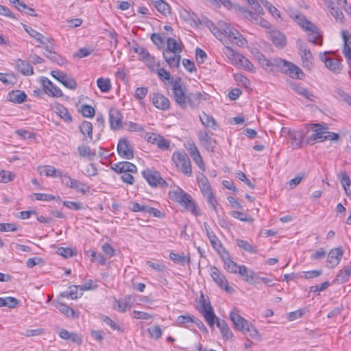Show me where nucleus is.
I'll use <instances>...</instances> for the list:
<instances>
[{
  "label": "nucleus",
  "instance_id": "obj_57",
  "mask_svg": "<svg viewBox=\"0 0 351 351\" xmlns=\"http://www.w3.org/2000/svg\"><path fill=\"white\" fill-rule=\"evenodd\" d=\"M156 73L159 78L162 81H169V83H172L174 80H173L170 73L163 68L158 69Z\"/></svg>",
  "mask_w": 351,
  "mask_h": 351
},
{
  "label": "nucleus",
  "instance_id": "obj_6",
  "mask_svg": "<svg viewBox=\"0 0 351 351\" xmlns=\"http://www.w3.org/2000/svg\"><path fill=\"white\" fill-rule=\"evenodd\" d=\"M197 182L203 196L207 199L208 203L216 209L217 201L214 197L211 186L208 179L202 176L197 178Z\"/></svg>",
  "mask_w": 351,
  "mask_h": 351
},
{
  "label": "nucleus",
  "instance_id": "obj_13",
  "mask_svg": "<svg viewBox=\"0 0 351 351\" xmlns=\"http://www.w3.org/2000/svg\"><path fill=\"white\" fill-rule=\"evenodd\" d=\"M319 58L323 62H324L326 67L331 71L335 73L340 72L341 68L338 59L328 56V52L320 53Z\"/></svg>",
  "mask_w": 351,
  "mask_h": 351
},
{
  "label": "nucleus",
  "instance_id": "obj_49",
  "mask_svg": "<svg viewBox=\"0 0 351 351\" xmlns=\"http://www.w3.org/2000/svg\"><path fill=\"white\" fill-rule=\"evenodd\" d=\"M73 182L74 183H72L71 186V189H75L77 191L81 192L84 194L89 191V186L86 184L81 182L75 179H73Z\"/></svg>",
  "mask_w": 351,
  "mask_h": 351
},
{
  "label": "nucleus",
  "instance_id": "obj_30",
  "mask_svg": "<svg viewBox=\"0 0 351 351\" xmlns=\"http://www.w3.org/2000/svg\"><path fill=\"white\" fill-rule=\"evenodd\" d=\"M237 274H239L242 277V279L248 283L254 282V280L255 279L256 274V272L253 270L249 269L245 265H241L239 267V270Z\"/></svg>",
  "mask_w": 351,
  "mask_h": 351
},
{
  "label": "nucleus",
  "instance_id": "obj_60",
  "mask_svg": "<svg viewBox=\"0 0 351 351\" xmlns=\"http://www.w3.org/2000/svg\"><path fill=\"white\" fill-rule=\"evenodd\" d=\"M341 36L343 40V49H351V34L347 30L341 31Z\"/></svg>",
  "mask_w": 351,
  "mask_h": 351
},
{
  "label": "nucleus",
  "instance_id": "obj_41",
  "mask_svg": "<svg viewBox=\"0 0 351 351\" xmlns=\"http://www.w3.org/2000/svg\"><path fill=\"white\" fill-rule=\"evenodd\" d=\"M154 5L157 11L162 14L164 16H167L170 14V6L163 0H155L154 1Z\"/></svg>",
  "mask_w": 351,
  "mask_h": 351
},
{
  "label": "nucleus",
  "instance_id": "obj_55",
  "mask_svg": "<svg viewBox=\"0 0 351 351\" xmlns=\"http://www.w3.org/2000/svg\"><path fill=\"white\" fill-rule=\"evenodd\" d=\"M143 62H145V64H146V66L149 68V69L152 71H155V68L156 67H159L160 66V64L158 62L156 63L155 62V58L154 56H151V54L149 53L148 55V56H147L146 58H145L143 60Z\"/></svg>",
  "mask_w": 351,
  "mask_h": 351
},
{
  "label": "nucleus",
  "instance_id": "obj_5",
  "mask_svg": "<svg viewBox=\"0 0 351 351\" xmlns=\"http://www.w3.org/2000/svg\"><path fill=\"white\" fill-rule=\"evenodd\" d=\"M142 175L152 187L160 186L165 188L168 186L167 182L161 177L160 173L155 170L146 169L142 171Z\"/></svg>",
  "mask_w": 351,
  "mask_h": 351
},
{
  "label": "nucleus",
  "instance_id": "obj_51",
  "mask_svg": "<svg viewBox=\"0 0 351 351\" xmlns=\"http://www.w3.org/2000/svg\"><path fill=\"white\" fill-rule=\"evenodd\" d=\"M194 316L190 315H180L176 319L178 326H185L186 324L193 323Z\"/></svg>",
  "mask_w": 351,
  "mask_h": 351
},
{
  "label": "nucleus",
  "instance_id": "obj_34",
  "mask_svg": "<svg viewBox=\"0 0 351 351\" xmlns=\"http://www.w3.org/2000/svg\"><path fill=\"white\" fill-rule=\"evenodd\" d=\"M26 97V94L19 90H12L8 95V100L16 104H22L25 101Z\"/></svg>",
  "mask_w": 351,
  "mask_h": 351
},
{
  "label": "nucleus",
  "instance_id": "obj_17",
  "mask_svg": "<svg viewBox=\"0 0 351 351\" xmlns=\"http://www.w3.org/2000/svg\"><path fill=\"white\" fill-rule=\"evenodd\" d=\"M154 106L161 110H167L170 108V101L167 97L161 93H154L152 97Z\"/></svg>",
  "mask_w": 351,
  "mask_h": 351
},
{
  "label": "nucleus",
  "instance_id": "obj_43",
  "mask_svg": "<svg viewBox=\"0 0 351 351\" xmlns=\"http://www.w3.org/2000/svg\"><path fill=\"white\" fill-rule=\"evenodd\" d=\"M207 237L210 241V243L212 247L216 251H217L218 253L220 254L221 251H223V252H224V251H226L225 249L223 248L220 241L219 240V239L217 238V237L215 235V234L214 232H210L209 235Z\"/></svg>",
  "mask_w": 351,
  "mask_h": 351
},
{
  "label": "nucleus",
  "instance_id": "obj_3",
  "mask_svg": "<svg viewBox=\"0 0 351 351\" xmlns=\"http://www.w3.org/2000/svg\"><path fill=\"white\" fill-rule=\"evenodd\" d=\"M298 23L306 31L309 32L308 40L315 45H322V34L319 28L304 16H297Z\"/></svg>",
  "mask_w": 351,
  "mask_h": 351
},
{
  "label": "nucleus",
  "instance_id": "obj_9",
  "mask_svg": "<svg viewBox=\"0 0 351 351\" xmlns=\"http://www.w3.org/2000/svg\"><path fill=\"white\" fill-rule=\"evenodd\" d=\"M310 128L313 132V134L311 136V139L317 142H322L326 139H328L330 134L327 135L328 133V128L326 125L313 123L311 125Z\"/></svg>",
  "mask_w": 351,
  "mask_h": 351
},
{
  "label": "nucleus",
  "instance_id": "obj_52",
  "mask_svg": "<svg viewBox=\"0 0 351 351\" xmlns=\"http://www.w3.org/2000/svg\"><path fill=\"white\" fill-rule=\"evenodd\" d=\"M97 84L99 89L104 93L108 92L111 88L110 81L108 78L100 77L97 80Z\"/></svg>",
  "mask_w": 351,
  "mask_h": 351
},
{
  "label": "nucleus",
  "instance_id": "obj_24",
  "mask_svg": "<svg viewBox=\"0 0 351 351\" xmlns=\"http://www.w3.org/2000/svg\"><path fill=\"white\" fill-rule=\"evenodd\" d=\"M300 51H301V58L303 66L307 69H310L312 65L313 55L309 49L304 45L300 46Z\"/></svg>",
  "mask_w": 351,
  "mask_h": 351
},
{
  "label": "nucleus",
  "instance_id": "obj_38",
  "mask_svg": "<svg viewBox=\"0 0 351 351\" xmlns=\"http://www.w3.org/2000/svg\"><path fill=\"white\" fill-rule=\"evenodd\" d=\"M77 152L80 157L87 158L90 160H93L95 156V153L88 145H82L78 146Z\"/></svg>",
  "mask_w": 351,
  "mask_h": 351
},
{
  "label": "nucleus",
  "instance_id": "obj_46",
  "mask_svg": "<svg viewBox=\"0 0 351 351\" xmlns=\"http://www.w3.org/2000/svg\"><path fill=\"white\" fill-rule=\"evenodd\" d=\"M80 132L84 134H87L90 141L93 140V125L90 122L84 121L80 125Z\"/></svg>",
  "mask_w": 351,
  "mask_h": 351
},
{
  "label": "nucleus",
  "instance_id": "obj_7",
  "mask_svg": "<svg viewBox=\"0 0 351 351\" xmlns=\"http://www.w3.org/2000/svg\"><path fill=\"white\" fill-rule=\"evenodd\" d=\"M281 62L278 68L281 72L293 78L301 80L304 77L302 71L293 63L282 59H281Z\"/></svg>",
  "mask_w": 351,
  "mask_h": 351
},
{
  "label": "nucleus",
  "instance_id": "obj_2",
  "mask_svg": "<svg viewBox=\"0 0 351 351\" xmlns=\"http://www.w3.org/2000/svg\"><path fill=\"white\" fill-rule=\"evenodd\" d=\"M169 195L173 201L190 210L194 215L199 216L201 215L199 207L193 200L191 196L181 188L177 187L176 190L170 191Z\"/></svg>",
  "mask_w": 351,
  "mask_h": 351
},
{
  "label": "nucleus",
  "instance_id": "obj_58",
  "mask_svg": "<svg viewBox=\"0 0 351 351\" xmlns=\"http://www.w3.org/2000/svg\"><path fill=\"white\" fill-rule=\"evenodd\" d=\"M56 308L62 313L65 314L68 317H74V310L72 308H70L67 305L62 304V303H58V304L56 306Z\"/></svg>",
  "mask_w": 351,
  "mask_h": 351
},
{
  "label": "nucleus",
  "instance_id": "obj_62",
  "mask_svg": "<svg viewBox=\"0 0 351 351\" xmlns=\"http://www.w3.org/2000/svg\"><path fill=\"white\" fill-rule=\"evenodd\" d=\"M237 245H238V247L244 250L246 252H254V247H252V245L250 243H249L247 241H244L242 239H237Z\"/></svg>",
  "mask_w": 351,
  "mask_h": 351
},
{
  "label": "nucleus",
  "instance_id": "obj_56",
  "mask_svg": "<svg viewBox=\"0 0 351 351\" xmlns=\"http://www.w3.org/2000/svg\"><path fill=\"white\" fill-rule=\"evenodd\" d=\"M241 331L243 334L248 335L254 339H255L258 335L256 328L250 322L247 324L244 328V330H242Z\"/></svg>",
  "mask_w": 351,
  "mask_h": 351
},
{
  "label": "nucleus",
  "instance_id": "obj_50",
  "mask_svg": "<svg viewBox=\"0 0 351 351\" xmlns=\"http://www.w3.org/2000/svg\"><path fill=\"white\" fill-rule=\"evenodd\" d=\"M79 289L80 286L71 285L69 287V291H66L64 294L66 297H69L72 300H75L82 295V291L80 293H78Z\"/></svg>",
  "mask_w": 351,
  "mask_h": 351
},
{
  "label": "nucleus",
  "instance_id": "obj_4",
  "mask_svg": "<svg viewBox=\"0 0 351 351\" xmlns=\"http://www.w3.org/2000/svg\"><path fill=\"white\" fill-rule=\"evenodd\" d=\"M172 160L177 168L185 176H191L192 174L191 161L184 152H174L172 156Z\"/></svg>",
  "mask_w": 351,
  "mask_h": 351
},
{
  "label": "nucleus",
  "instance_id": "obj_27",
  "mask_svg": "<svg viewBox=\"0 0 351 351\" xmlns=\"http://www.w3.org/2000/svg\"><path fill=\"white\" fill-rule=\"evenodd\" d=\"M234 66H237L239 69H242L248 71H250L252 73L255 72V68L252 63L244 56L241 54L239 56V58L237 59V62L234 64Z\"/></svg>",
  "mask_w": 351,
  "mask_h": 351
},
{
  "label": "nucleus",
  "instance_id": "obj_22",
  "mask_svg": "<svg viewBox=\"0 0 351 351\" xmlns=\"http://www.w3.org/2000/svg\"><path fill=\"white\" fill-rule=\"evenodd\" d=\"M223 253L224 254H221V258L224 263L225 269L228 272L233 273V274H237L239 270V267L241 265H239L235 262H234L230 258L229 254L226 251H224Z\"/></svg>",
  "mask_w": 351,
  "mask_h": 351
},
{
  "label": "nucleus",
  "instance_id": "obj_40",
  "mask_svg": "<svg viewBox=\"0 0 351 351\" xmlns=\"http://www.w3.org/2000/svg\"><path fill=\"white\" fill-rule=\"evenodd\" d=\"M269 38L273 43L276 46H285L286 44L285 37L279 32H272L269 34Z\"/></svg>",
  "mask_w": 351,
  "mask_h": 351
},
{
  "label": "nucleus",
  "instance_id": "obj_29",
  "mask_svg": "<svg viewBox=\"0 0 351 351\" xmlns=\"http://www.w3.org/2000/svg\"><path fill=\"white\" fill-rule=\"evenodd\" d=\"M199 311L210 327H213L215 322H217V319H219L216 317L211 305L207 306L206 309H199Z\"/></svg>",
  "mask_w": 351,
  "mask_h": 351
},
{
  "label": "nucleus",
  "instance_id": "obj_18",
  "mask_svg": "<svg viewBox=\"0 0 351 351\" xmlns=\"http://www.w3.org/2000/svg\"><path fill=\"white\" fill-rule=\"evenodd\" d=\"M111 169H113L115 172L122 173H135L137 171L136 167L128 161L119 162L117 163H114Z\"/></svg>",
  "mask_w": 351,
  "mask_h": 351
},
{
  "label": "nucleus",
  "instance_id": "obj_45",
  "mask_svg": "<svg viewBox=\"0 0 351 351\" xmlns=\"http://www.w3.org/2000/svg\"><path fill=\"white\" fill-rule=\"evenodd\" d=\"M336 98L341 102H344L347 105L351 106V96L340 88L335 90Z\"/></svg>",
  "mask_w": 351,
  "mask_h": 351
},
{
  "label": "nucleus",
  "instance_id": "obj_54",
  "mask_svg": "<svg viewBox=\"0 0 351 351\" xmlns=\"http://www.w3.org/2000/svg\"><path fill=\"white\" fill-rule=\"evenodd\" d=\"M56 113L66 122H71L72 121V117L68 110L62 106L56 108Z\"/></svg>",
  "mask_w": 351,
  "mask_h": 351
},
{
  "label": "nucleus",
  "instance_id": "obj_19",
  "mask_svg": "<svg viewBox=\"0 0 351 351\" xmlns=\"http://www.w3.org/2000/svg\"><path fill=\"white\" fill-rule=\"evenodd\" d=\"M258 62L264 69H269L271 71L278 70L279 64L282 62L281 58H272L268 60L265 56Z\"/></svg>",
  "mask_w": 351,
  "mask_h": 351
},
{
  "label": "nucleus",
  "instance_id": "obj_25",
  "mask_svg": "<svg viewBox=\"0 0 351 351\" xmlns=\"http://www.w3.org/2000/svg\"><path fill=\"white\" fill-rule=\"evenodd\" d=\"M230 318L234 325L235 328L241 331L249 322L237 311H232L230 313Z\"/></svg>",
  "mask_w": 351,
  "mask_h": 351
},
{
  "label": "nucleus",
  "instance_id": "obj_35",
  "mask_svg": "<svg viewBox=\"0 0 351 351\" xmlns=\"http://www.w3.org/2000/svg\"><path fill=\"white\" fill-rule=\"evenodd\" d=\"M291 141V145L293 149H298L302 147L303 144V135L300 131H295L291 134L289 137Z\"/></svg>",
  "mask_w": 351,
  "mask_h": 351
},
{
  "label": "nucleus",
  "instance_id": "obj_42",
  "mask_svg": "<svg viewBox=\"0 0 351 351\" xmlns=\"http://www.w3.org/2000/svg\"><path fill=\"white\" fill-rule=\"evenodd\" d=\"M25 30L29 34L30 36L36 39L37 41H38L40 44L45 45L47 42L44 37L43 34L37 32L36 30L32 29L30 27H28L27 25H24Z\"/></svg>",
  "mask_w": 351,
  "mask_h": 351
},
{
  "label": "nucleus",
  "instance_id": "obj_28",
  "mask_svg": "<svg viewBox=\"0 0 351 351\" xmlns=\"http://www.w3.org/2000/svg\"><path fill=\"white\" fill-rule=\"evenodd\" d=\"M163 57L170 67H179L181 58L179 53H173L171 51H165L163 53Z\"/></svg>",
  "mask_w": 351,
  "mask_h": 351
},
{
  "label": "nucleus",
  "instance_id": "obj_53",
  "mask_svg": "<svg viewBox=\"0 0 351 351\" xmlns=\"http://www.w3.org/2000/svg\"><path fill=\"white\" fill-rule=\"evenodd\" d=\"M87 255L91 258L92 262L97 261L101 265L106 264V259L101 254H97L95 251L89 250L87 252Z\"/></svg>",
  "mask_w": 351,
  "mask_h": 351
},
{
  "label": "nucleus",
  "instance_id": "obj_16",
  "mask_svg": "<svg viewBox=\"0 0 351 351\" xmlns=\"http://www.w3.org/2000/svg\"><path fill=\"white\" fill-rule=\"evenodd\" d=\"M122 114L117 109H110L109 111V122L113 130H119L122 126Z\"/></svg>",
  "mask_w": 351,
  "mask_h": 351
},
{
  "label": "nucleus",
  "instance_id": "obj_37",
  "mask_svg": "<svg viewBox=\"0 0 351 351\" xmlns=\"http://www.w3.org/2000/svg\"><path fill=\"white\" fill-rule=\"evenodd\" d=\"M199 119L202 123L206 128H210L213 130H216L217 128V124L214 118L211 116H209L205 112H202V114L199 115Z\"/></svg>",
  "mask_w": 351,
  "mask_h": 351
},
{
  "label": "nucleus",
  "instance_id": "obj_26",
  "mask_svg": "<svg viewBox=\"0 0 351 351\" xmlns=\"http://www.w3.org/2000/svg\"><path fill=\"white\" fill-rule=\"evenodd\" d=\"M15 64L17 70L23 75H31L34 73L33 67L27 61L17 59Z\"/></svg>",
  "mask_w": 351,
  "mask_h": 351
},
{
  "label": "nucleus",
  "instance_id": "obj_47",
  "mask_svg": "<svg viewBox=\"0 0 351 351\" xmlns=\"http://www.w3.org/2000/svg\"><path fill=\"white\" fill-rule=\"evenodd\" d=\"M167 50L166 51H171L173 53H180L182 51V48L177 41L171 38L167 39Z\"/></svg>",
  "mask_w": 351,
  "mask_h": 351
},
{
  "label": "nucleus",
  "instance_id": "obj_10",
  "mask_svg": "<svg viewBox=\"0 0 351 351\" xmlns=\"http://www.w3.org/2000/svg\"><path fill=\"white\" fill-rule=\"evenodd\" d=\"M119 155L125 159L130 160L134 158L133 147L126 138H121L117 145Z\"/></svg>",
  "mask_w": 351,
  "mask_h": 351
},
{
  "label": "nucleus",
  "instance_id": "obj_33",
  "mask_svg": "<svg viewBox=\"0 0 351 351\" xmlns=\"http://www.w3.org/2000/svg\"><path fill=\"white\" fill-rule=\"evenodd\" d=\"M291 88L297 93L298 95H300L309 101H314L315 96L313 94L308 90L305 87L302 86L300 84L293 83L291 84Z\"/></svg>",
  "mask_w": 351,
  "mask_h": 351
},
{
  "label": "nucleus",
  "instance_id": "obj_39",
  "mask_svg": "<svg viewBox=\"0 0 351 351\" xmlns=\"http://www.w3.org/2000/svg\"><path fill=\"white\" fill-rule=\"evenodd\" d=\"M222 53L230 60V63L234 65L237 62L241 53L234 51L232 48L225 46L222 49Z\"/></svg>",
  "mask_w": 351,
  "mask_h": 351
},
{
  "label": "nucleus",
  "instance_id": "obj_32",
  "mask_svg": "<svg viewBox=\"0 0 351 351\" xmlns=\"http://www.w3.org/2000/svg\"><path fill=\"white\" fill-rule=\"evenodd\" d=\"M40 174H44L48 177L60 178L62 177V171L55 169L51 165H43L39 167Z\"/></svg>",
  "mask_w": 351,
  "mask_h": 351
},
{
  "label": "nucleus",
  "instance_id": "obj_36",
  "mask_svg": "<svg viewBox=\"0 0 351 351\" xmlns=\"http://www.w3.org/2000/svg\"><path fill=\"white\" fill-rule=\"evenodd\" d=\"M216 325L220 329L221 333L224 339H229L232 337V332L224 320L217 319Z\"/></svg>",
  "mask_w": 351,
  "mask_h": 351
},
{
  "label": "nucleus",
  "instance_id": "obj_14",
  "mask_svg": "<svg viewBox=\"0 0 351 351\" xmlns=\"http://www.w3.org/2000/svg\"><path fill=\"white\" fill-rule=\"evenodd\" d=\"M325 6L330 10V14L338 23H343L345 21V16L341 10H339L332 0H323Z\"/></svg>",
  "mask_w": 351,
  "mask_h": 351
},
{
  "label": "nucleus",
  "instance_id": "obj_63",
  "mask_svg": "<svg viewBox=\"0 0 351 351\" xmlns=\"http://www.w3.org/2000/svg\"><path fill=\"white\" fill-rule=\"evenodd\" d=\"M235 34H236V36L234 37V40H232V42H233L234 43H235L236 45H237L239 47H245L247 44L246 39L243 37V36L240 32L235 33Z\"/></svg>",
  "mask_w": 351,
  "mask_h": 351
},
{
  "label": "nucleus",
  "instance_id": "obj_8",
  "mask_svg": "<svg viewBox=\"0 0 351 351\" xmlns=\"http://www.w3.org/2000/svg\"><path fill=\"white\" fill-rule=\"evenodd\" d=\"M210 273L213 280L220 288L228 293H231L234 291L233 288L228 285L227 279L218 268L215 266L211 267L210 268Z\"/></svg>",
  "mask_w": 351,
  "mask_h": 351
},
{
  "label": "nucleus",
  "instance_id": "obj_23",
  "mask_svg": "<svg viewBox=\"0 0 351 351\" xmlns=\"http://www.w3.org/2000/svg\"><path fill=\"white\" fill-rule=\"evenodd\" d=\"M42 84L47 93L51 94L53 97H61L62 95L60 88L54 86L47 77H43Z\"/></svg>",
  "mask_w": 351,
  "mask_h": 351
},
{
  "label": "nucleus",
  "instance_id": "obj_21",
  "mask_svg": "<svg viewBox=\"0 0 351 351\" xmlns=\"http://www.w3.org/2000/svg\"><path fill=\"white\" fill-rule=\"evenodd\" d=\"M258 62L264 69H269L271 71L278 70L279 64L282 62L281 58H272L268 60L265 56Z\"/></svg>",
  "mask_w": 351,
  "mask_h": 351
},
{
  "label": "nucleus",
  "instance_id": "obj_15",
  "mask_svg": "<svg viewBox=\"0 0 351 351\" xmlns=\"http://www.w3.org/2000/svg\"><path fill=\"white\" fill-rule=\"evenodd\" d=\"M343 253L341 247L331 250L326 260L327 267L334 268L337 266L343 256Z\"/></svg>",
  "mask_w": 351,
  "mask_h": 351
},
{
  "label": "nucleus",
  "instance_id": "obj_64",
  "mask_svg": "<svg viewBox=\"0 0 351 351\" xmlns=\"http://www.w3.org/2000/svg\"><path fill=\"white\" fill-rule=\"evenodd\" d=\"M339 178L343 189H345L347 186H351L350 179L348 175L345 171H341L339 174Z\"/></svg>",
  "mask_w": 351,
  "mask_h": 351
},
{
  "label": "nucleus",
  "instance_id": "obj_61",
  "mask_svg": "<svg viewBox=\"0 0 351 351\" xmlns=\"http://www.w3.org/2000/svg\"><path fill=\"white\" fill-rule=\"evenodd\" d=\"M153 143L157 145V146L161 149H168L169 147V141L161 136L155 137L154 138Z\"/></svg>",
  "mask_w": 351,
  "mask_h": 351
},
{
  "label": "nucleus",
  "instance_id": "obj_31",
  "mask_svg": "<svg viewBox=\"0 0 351 351\" xmlns=\"http://www.w3.org/2000/svg\"><path fill=\"white\" fill-rule=\"evenodd\" d=\"M45 40L47 41L45 45H43L46 53H45L46 57L53 62H57L58 64H60V61L62 60L60 56L57 54L56 52H53L51 50L53 47L52 43L49 38H46Z\"/></svg>",
  "mask_w": 351,
  "mask_h": 351
},
{
  "label": "nucleus",
  "instance_id": "obj_59",
  "mask_svg": "<svg viewBox=\"0 0 351 351\" xmlns=\"http://www.w3.org/2000/svg\"><path fill=\"white\" fill-rule=\"evenodd\" d=\"M207 25L209 27L211 32L219 40H221L224 34L212 21H208Z\"/></svg>",
  "mask_w": 351,
  "mask_h": 351
},
{
  "label": "nucleus",
  "instance_id": "obj_44",
  "mask_svg": "<svg viewBox=\"0 0 351 351\" xmlns=\"http://www.w3.org/2000/svg\"><path fill=\"white\" fill-rule=\"evenodd\" d=\"M169 258L175 263H178L182 265H184L186 264L189 265L190 262V258L189 256H186L184 254H176L174 252H171L169 254Z\"/></svg>",
  "mask_w": 351,
  "mask_h": 351
},
{
  "label": "nucleus",
  "instance_id": "obj_1",
  "mask_svg": "<svg viewBox=\"0 0 351 351\" xmlns=\"http://www.w3.org/2000/svg\"><path fill=\"white\" fill-rule=\"evenodd\" d=\"M172 97L182 109H186L188 106L195 108L199 104L202 94L188 93L184 83L178 77L172 82Z\"/></svg>",
  "mask_w": 351,
  "mask_h": 351
},
{
  "label": "nucleus",
  "instance_id": "obj_20",
  "mask_svg": "<svg viewBox=\"0 0 351 351\" xmlns=\"http://www.w3.org/2000/svg\"><path fill=\"white\" fill-rule=\"evenodd\" d=\"M258 62L264 69H269L271 71L278 70L279 64L282 62L281 58H272L268 60L265 56Z\"/></svg>",
  "mask_w": 351,
  "mask_h": 351
},
{
  "label": "nucleus",
  "instance_id": "obj_48",
  "mask_svg": "<svg viewBox=\"0 0 351 351\" xmlns=\"http://www.w3.org/2000/svg\"><path fill=\"white\" fill-rule=\"evenodd\" d=\"M18 304V300L14 297H5L4 298L0 297V307L8 306L9 308H14Z\"/></svg>",
  "mask_w": 351,
  "mask_h": 351
},
{
  "label": "nucleus",
  "instance_id": "obj_12",
  "mask_svg": "<svg viewBox=\"0 0 351 351\" xmlns=\"http://www.w3.org/2000/svg\"><path fill=\"white\" fill-rule=\"evenodd\" d=\"M198 138L201 145L207 151L214 152L216 148V141L210 136L207 132L199 131L198 133Z\"/></svg>",
  "mask_w": 351,
  "mask_h": 351
},
{
  "label": "nucleus",
  "instance_id": "obj_11",
  "mask_svg": "<svg viewBox=\"0 0 351 351\" xmlns=\"http://www.w3.org/2000/svg\"><path fill=\"white\" fill-rule=\"evenodd\" d=\"M51 75L53 78L69 89H75L77 86L76 82L73 78L59 70L52 71Z\"/></svg>",
  "mask_w": 351,
  "mask_h": 351
}]
</instances>
